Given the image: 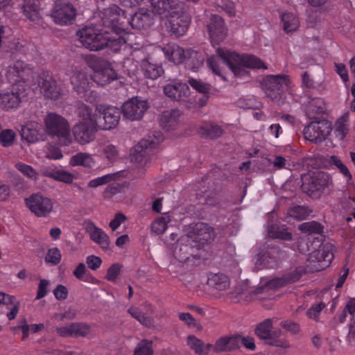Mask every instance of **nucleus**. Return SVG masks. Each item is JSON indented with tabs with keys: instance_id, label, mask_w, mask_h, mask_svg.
Returning a JSON list of instances; mask_svg holds the SVG:
<instances>
[{
	"instance_id": "f257e3e1",
	"label": "nucleus",
	"mask_w": 355,
	"mask_h": 355,
	"mask_svg": "<svg viewBox=\"0 0 355 355\" xmlns=\"http://www.w3.org/2000/svg\"><path fill=\"white\" fill-rule=\"evenodd\" d=\"M209 34L216 53L222 60L220 62L214 56L207 59V64L214 73L225 80L223 73V64H225L234 76L239 79H245L249 76V69L264 68L262 61L254 55L249 54L239 55L226 49L216 47L215 44L222 40L227 33L224 21L220 16L212 15L207 25Z\"/></svg>"
},
{
	"instance_id": "f03ea898",
	"label": "nucleus",
	"mask_w": 355,
	"mask_h": 355,
	"mask_svg": "<svg viewBox=\"0 0 355 355\" xmlns=\"http://www.w3.org/2000/svg\"><path fill=\"white\" fill-rule=\"evenodd\" d=\"M32 74V69L22 61H17L8 67L6 77L10 82H16L0 92V107L9 111L17 109L26 96L25 80ZM0 75V87L2 85Z\"/></svg>"
},
{
	"instance_id": "7ed1b4c3",
	"label": "nucleus",
	"mask_w": 355,
	"mask_h": 355,
	"mask_svg": "<svg viewBox=\"0 0 355 355\" xmlns=\"http://www.w3.org/2000/svg\"><path fill=\"white\" fill-rule=\"evenodd\" d=\"M79 41L86 49L97 51L105 48L116 52L125 44L124 35L119 33H110L96 27H85L77 33Z\"/></svg>"
},
{
	"instance_id": "20e7f679",
	"label": "nucleus",
	"mask_w": 355,
	"mask_h": 355,
	"mask_svg": "<svg viewBox=\"0 0 355 355\" xmlns=\"http://www.w3.org/2000/svg\"><path fill=\"white\" fill-rule=\"evenodd\" d=\"M77 114L83 120L89 119L94 123L98 129L105 130L115 128L121 117L117 107L103 104L96 105L94 112L89 106L81 104L77 109Z\"/></svg>"
},
{
	"instance_id": "39448f33",
	"label": "nucleus",
	"mask_w": 355,
	"mask_h": 355,
	"mask_svg": "<svg viewBox=\"0 0 355 355\" xmlns=\"http://www.w3.org/2000/svg\"><path fill=\"white\" fill-rule=\"evenodd\" d=\"M46 132L55 137L60 145L69 146L73 143L69 121L63 116L53 112L49 113L44 119Z\"/></svg>"
},
{
	"instance_id": "423d86ee",
	"label": "nucleus",
	"mask_w": 355,
	"mask_h": 355,
	"mask_svg": "<svg viewBox=\"0 0 355 355\" xmlns=\"http://www.w3.org/2000/svg\"><path fill=\"white\" fill-rule=\"evenodd\" d=\"M163 139V135L159 132L148 135L132 148L130 153L132 159L146 165L151 159V150Z\"/></svg>"
},
{
	"instance_id": "0eeeda50",
	"label": "nucleus",
	"mask_w": 355,
	"mask_h": 355,
	"mask_svg": "<svg viewBox=\"0 0 355 355\" xmlns=\"http://www.w3.org/2000/svg\"><path fill=\"white\" fill-rule=\"evenodd\" d=\"M302 180L303 191L312 197H317L319 193L328 188L331 183L330 176L321 171L304 175Z\"/></svg>"
},
{
	"instance_id": "6e6552de",
	"label": "nucleus",
	"mask_w": 355,
	"mask_h": 355,
	"mask_svg": "<svg viewBox=\"0 0 355 355\" xmlns=\"http://www.w3.org/2000/svg\"><path fill=\"white\" fill-rule=\"evenodd\" d=\"M272 322L270 319L265 320L256 328V334L266 343L282 349L290 347L289 342L282 338V332L279 329H272Z\"/></svg>"
},
{
	"instance_id": "1a4fd4ad",
	"label": "nucleus",
	"mask_w": 355,
	"mask_h": 355,
	"mask_svg": "<svg viewBox=\"0 0 355 355\" xmlns=\"http://www.w3.org/2000/svg\"><path fill=\"white\" fill-rule=\"evenodd\" d=\"M24 201L28 209L37 217H47L54 211L55 200L40 193L31 195Z\"/></svg>"
},
{
	"instance_id": "9d476101",
	"label": "nucleus",
	"mask_w": 355,
	"mask_h": 355,
	"mask_svg": "<svg viewBox=\"0 0 355 355\" xmlns=\"http://www.w3.org/2000/svg\"><path fill=\"white\" fill-rule=\"evenodd\" d=\"M289 85L290 80L286 75L268 76L262 81L266 95L275 101L280 98L281 94L289 87Z\"/></svg>"
},
{
	"instance_id": "9b49d317",
	"label": "nucleus",
	"mask_w": 355,
	"mask_h": 355,
	"mask_svg": "<svg viewBox=\"0 0 355 355\" xmlns=\"http://www.w3.org/2000/svg\"><path fill=\"white\" fill-rule=\"evenodd\" d=\"M80 121L74 125L72 129L73 139L77 143L85 145L94 140L98 130L97 126L89 119Z\"/></svg>"
},
{
	"instance_id": "f8f14e48",
	"label": "nucleus",
	"mask_w": 355,
	"mask_h": 355,
	"mask_svg": "<svg viewBox=\"0 0 355 355\" xmlns=\"http://www.w3.org/2000/svg\"><path fill=\"white\" fill-rule=\"evenodd\" d=\"M148 107L147 101L139 97H133L123 103L122 112L127 119L138 121L143 117Z\"/></svg>"
},
{
	"instance_id": "ddd939ff",
	"label": "nucleus",
	"mask_w": 355,
	"mask_h": 355,
	"mask_svg": "<svg viewBox=\"0 0 355 355\" xmlns=\"http://www.w3.org/2000/svg\"><path fill=\"white\" fill-rule=\"evenodd\" d=\"M331 130V123L327 120L313 121L304 130L306 139L313 142L323 141Z\"/></svg>"
},
{
	"instance_id": "4468645a",
	"label": "nucleus",
	"mask_w": 355,
	"mask_h": 355,
	"mask_svg": "<svg viewBox=\"0 0 355 355\" xmlns=\"http://www.w3.org/2000/svg\"><path fill=\"white\" fill-rule=\"evenodd\" d=\"M124 12L116 5H112L106 8L102 13V21L105 26L111 27L112 33H119L121 35H124L125 42L130 40V37L132 35L127 33H122L120 31L117 23L123 17Z\"/></svg>"
},
{
	"instance_id": "2eb2a0df",
	"label": "nucleus",
	"mask_w": 355,
	"mask_h": 355,
	"mask_svg": "<svg viewBox=\"0 0 355 355\" xmlns=\"http://www.w3.org/2000/svg\"><path fill=\"white\" fill-rule=\"evenodd\" d=\"M76 14L73 6L65 1H56L52 10L54 21L60 25H67L75 18Z\"/></svg>"
},
{
	"instance_id": "dca6fc26",
	"label": "nucleus",
	"mask_w": 355,
	"mask_h": 355,
	"mask_svg": "<svg viewBox=\"0 0 355 355\" xmlns=\"http://www.w3.org/2000/svg\"><path fill=\"white\" fill-rule=\"evenodd\" d=\"M195 244L192 243L191 236L184 235L181 236L172 247L173 256L180 262H186L193 255Z\"/></svg>"
},
{
	"instance_id": "f3484780",
	"label": "nucleus",
	"mask_w": 355,
	"mask_h": 355,
	"mask_svg": "<svg viewBox=\"0 0 355 355\" xmlns=\"http://www.w3.org/2000/svg\"><path fill=\"white\" fill-rule=\"evenodd\" d=\"M94 80L98 85H104L118 78L117 73L110 62L105 60L98 61L94 67Z\"/></svg>"
},
{
	"instance_id": "a211bd4d",
	"label": "nucleus",
	"mask_w": 355,
	"mask_h": 355,
	"mask_svg": "<svg viewBox=\"0 0 355 355\" xmlns=\"http://www.w3.org/2000/svg\"><path fill=\"white\" fill-rule=\"evenodd\" d=\"M83 226L89 234L90 239L103 250H107L110 247V238L108 235L101 228L95 225V224L89 220H85Z\"/></svg>"
},
{
	"instance_id": "6ab92c4d",
	"label": "nucleus",
	"mask_w": 355,
	"mask_h": 355,
	"mask_svg": "<svg viewBox=\"0 0 355 355\" xmlns=\"http://www.w3.org/2000/svg\"><path fill=\"white\" fill-rule=\"evenodd\" d=\"M333 259L331 247H323L322 249L313 252L308 259L311 268L314 270H321L327 267Z\"/></svg>"
},
{
	"instance_id": "aec40b11",
	"label": "nucleus",
	"mask_w": 355,
	"mask_h": 355,
	"mask_svg": "<svg viewBox=\"0 0 355 355\" xmlns=\"http://www.w3.org/2000/svg\"><path fill=\"white\" fill-rule=\"evenodd\" d=\"M193 233L191 236L192 243L198 248L200 244L209 242L215 237V232L212 227L202 223L195 225L193 228Z\"/></svg>"
},
{
	"instance_id": "412c9836",
	"label": "nucleus",
	"mask_w": 355,
	"mask_h": 355,
	"mask_svg": "<svg viewBox=\"0 0 355 355\" xmlns=\"http://www.w3.org/2000/svg\"><path fill=\"white\" fill-rule=\"evenodd\" d=\"M163 90L166 96L177 101L184 100L190 93L189 87L186 83L175 80L167 83Z\"/></svg>"
},
{
	"instance_id": "4be33fe9",
	"label": "nucleus",
	"mask_w": 355,
	"mask_h": 355,
	"mask_svg": "<svg viewBox=\"0 0 355 355\" xmlns=\"http://www.w3.org/2000/svg\"><path fill=\"white\" fill-rule=\"evenodd\" d=\"M154 16V11L142 8L131 17L130 24L133 28L144 29L153 24Z\"/></svg>"
},
{
	"instance_id": "5701e85b",
	"label": "nucleus",
	"mask_w": 355,
	"mask_h": 355,
	"mask_svg": "<svg viewBox=\"0 0 355 355\" xmlns=\"http://www.w3.org/2000/svg\"><path fill=\"white\" fill-rule=\"evenodd\" d=\"M239 335L232 334L217 338L211 349L216 353L228 352L238 349Z\"/></svg>"
},
{
	"instance_id": "b1692460",
	"label": "nucleus",
	"mask_w": 355,
	"mask_h": 355,
	"mask_svg": "<svg viewBox=\"0 0 355 355\" xmlns=\"http://www.w3.org/2000/svg\"><path fill=\"white\" fill-rule=\"evenodd\" d=\"M20 135L21 139L28 143L33 144L42 140L41 126L35 121H31L21 127Z\"/></svg>"
},
{
	"instance_id": "393cba45",
	"label": "nucleus",
	"mask_w": 355,
	"mask_h": 355,
	"mask_svg": "<svg viewBox=\"0 0 355 355\" xmlns=\"http://www.w3.org/2000/svg\"><path fill=\"white\" fill-rule=\"evenodd\" d=\"M38 87L40 92L48 98L56 100L61 96L60 89L58 87L55 80L51 77L46 78H40Z\"/></svg>"
},
{
	"instance_id": "a878e982",
	"label": "nucleus",
	"mask_w": 355,
	"mask_h": 355,
	"mask_svg": "<svg viewBox=\"0 0 355 355\" xmlns=\"http://www.w3.org/2000/svg\"><path fill=\"white\" fill-rule=\"evenodd\" d=\"M71 83L74 90L83 97H85L90 90L89 76L84 71H75L71 77Z\"/></svg>"
},
{
	"instance_id": "bb28decb",
	"label": "nucleus",
	"mask_w": 355,
	"mask_h": 355,
	"mask_svg": "<svg viewBox=\"0 0 355 355\" xmlns=\"http://www.w3.org/2000/svg\"><path fill=\"white\" fill-rule=\"evenodd\" d=\"M280 23L286 33L296 31L300 26L299 17L295 12L291 11H282L281 12Z\"/></svg>"
},
{
	"instance_id": "cd10ccee",
	"label": "nucleus",
	"mask_w": 355,
	"mask_h": 355,
	"mask_svg": "<svg viewBox=\"0 0 355 355\" xmlns=\"http://www.w3.org/2000/svg\"><path fill=\"white\" fill-rule=\"evenodd\" d=\"M162 51L166 58L175 64H180L185 59L184 49L175 44H167Z\"/></svg>"
},
{
	"instance_id": "c85d7f7f",
	"label": "nucleus",
	"mask_w": 355,
	"mask_h": 355,
	"mask_svg": "<svg viewBox=\"0 0 355 355\" xmlns=\"http://www.w3.org/2000/svg\"><path fill=\"white\" fill-rule=\"evenodd\" d=\"M187 342L188 346L198 355H208L212 347V345L205 343L193 335L189 336Z\"/></svg>"
},
{
	"instance_id": "c756f323",
	"label": "nucleus",
	"mask_w": 355,
	"mask_h": 355,
	"mask_svg": "<svg viewBox=\"0 0 355 355\" xmlns=\"http://www.w3.org/2000/svg\"><path fill=\"white\" fill-rule=\"evenodd\" d=\"M141 67L146 78L155 80L163 73L162 67L150 59L143 60Z\"/></svg>"
},
{
	"instance_id": "7c9ffc66",
	"label": "nucleus",
	"mask_w": 355,
	"mask_h": 355,
	"mask_svg": "<svg viewBox=\"0 0 355 355\" xmlns=\"http://www.w3.org/2000/svg\"><path fill=\"white\" fill-rule=\"evenodd\" d=\"M207 284L218 291H225L230 286L229 279L222 274H210L207 278Z\"/></svg>"
},
{
	"instance_id": "2f4dec72",
	"label": "nucleus",
	"mask_w": 355,
	"mask_h": 355,
	"mask_svg": "<svg viewBox=\"0 0 355 355\" xmlns=\"http://www.w3.org/2000/svg\"><path fill=\"white\" fill-rule=\"evenodd\" d=\"M69 164L72 166H81L85 168H92L95 164V160L91 154L78 153L70 158Z\"/></svg>"
},
{
	"instance_id": "473e14b6",
	"label": "nucleus",
	"mask_w": 355,
	"mask_h": 355,
	"mask_svg": "<svg viewBox=\"0 0 355 355\" xmlns=\"http://www.w3.org/2000/svg\"><path fill=\"white\" fill-rule=\"evenodd\" d=\"M180 116V112L178 110L164 112L160 116V123L163 128L170 129L175 126Z\"/></svg>"
},
{
	"instance_id": "72a5a7b5",
	"label": "nucleus",
	"mask_w": 355,
	"mask_h": 355,
	"mask_svg": "<svg viewBox=\"0 0 355 355\" xmlns=\"http://www.w3.org/2000/svg\"><path fill=\"white\" fill-rule=\"evenodd\" d=\"M21 9L24 15L29 20L37 21L40 19L38 5L35 0H26Z\"/></svg>"
},
{
	"instance_id": "f704fd0d",
	"label": "nucleus",
	"mask_w": 355,
	"mask_h": 355,
	"mask_svg": "<svg viewBox=\"0 0 355 355\" xmlns=\"http://www.w3.org/2000/svg\"><path fill=\"white\" fill-rule=\"evenodd\" d=\"M89 331L85 324L73 323L65 327L60 328L58 331L62 335L85 336Z\"/></svg>"
},
{
	"instance_id": "c9c22d12",
	"label": "nucleus",
	"mask_w": 355,
	"mask_h": 355,
	"mask_svg": "<svg viewBox=\"0 0 355 355\" xmlns=\"http://www.w3.org/2000/svg\"><path fill=\"white\" fill-rule=\"evenodd\" d=\"M300 275L297 272L290 274L285 277H277L270 280L268 282L267 287L268 288H278L287 284H291L297 282L300 279Z\"/></svg>"
},
{
	"instance_id": "e433bc0d",
	"label": "nucleus",
	"mask_w": 355,
	"mask_h": 355,
	"mask_svg": "<svg viewBox=\"0 0 355 355\" xmlns=\"http://www.w3.org/2000/svg\"><path fill=\"white\" fill-rule=\"evenodd\" d=\"M171 221V216L168 212L157 218L151 225L152 231L157 234H162L168 228V224Z\"/></svg>"
},
{
	"instance_id": "4c0bfd02",
	"label": "nucleus",
	"mask_w": 355,
	"mask_h": 355,
	"mask_svg": "<svg viewBox=\"0 0 355 355\" xmlns=\"http://www.w3.org/2000/svg\"><path fill=\"white\" fill-rule=\"evenodd\" d=\"M73 275L79 280L96 284L98 281L87 272L84 263H79L73 272Z\"/></svg>"
},
{
	"instance_id": "58836bf2",
	"label": "nucleus",
	"mask_w": 355,
	"mask_h": 355,
	"mask_svg": "<svg viewBox=\"0 0 355 355\" xmlns=\"http://www.w3.org/2000/svg\"><path fill=\"white\" fill-rule=\"evenodd\" d=\"M15 167L27 178L35 182L39 180V173L31 166L18 162L15 163Z\"/></svg>"
},
{
	"instance_id": "ea45409f",
	"label": "nucleus",
	"mask_w": 355,
	"mask_h": 355,
	"mask_svg": "<svg viewBox=\"0 0 355 355\" xmlns=\"http://www.w3.org/2000/svg\"><path fill=\"white\" fill-rule=\"evenodd\" d=\"M334 131L340 139L345 137L348 132V113L344 114L336 121Z\"/></svg>"
},
{
	"instance_id": "a19ab883",
	"label": "nucleus",
	"mask_w": 355,
	"mask_h": 355,
	"mask_svg": "<svg viewBox=\"0 0 355 355\" xmlns=\"http://www.w3.org/2000/svg\"><path fill=\"white\" fill-rule=\"evenodd\" d=\"M200 134L207 137H218L223 134V129L218 125L206 123L200 127Z\"/></svg>"
},
{
	"instance_id": "79ce46f5",
	"label": "nucleus",
	"mask_w": 355,
	"mask_h": 355,
	"mask_svg": "<svg viewBox=\"0 0 355 355\" xmlns=\"http://www.w3.org/2000/svg\"><path fill=\"white\" fill-rule=\"evenodd\" d=\"M325 106L323 101L320 98L311 100L307 107V114L309 117H314L315 114H320L324 111Z\"/></svg>"
},
{
	"instance_id": "37998d69",
	"label": "nucleus",
	"mask_w": 355,
	"mask_h": 355,
	"mask_svg": "<svg viewBox=\"0 0 355 355\" xmlns=\"http://www.w3.org/2000/svg\"><path fill=\"white\" fill-rule=\"evenodd\" d=\"M128 313L132 317L137 320L140 323L144 325H150L151 321L150 318L146 314L141 312V309L137 306H131L128 309Z\"/></svg>"
},
{
	"instance_id": "c03bdc74",
	"label": "nucleus",
	"mask_w": 355,
	"mask_h": 355,
	"mask_svg": "<svg viewBox=\"0 0 355 355\" xmlns=\"http://www.w3.org/2000/svg\"><path fill=\"white\" fill-rule=\"evenodd\" d=\"M299 229L302 232L311 234H320L322 232V227L315 221L304 223L299 226Z\"/></svg>"
},
{
	"instance_id": "a18cd8bd",
	"label": "nucleus",
	"mask_w": 355,
	"mask_h": 355,
	"mask_svg": "<svg viewBox=\"0 0 355 355\" xmlns=\"http://www.w3.org/2000/svg\"><path fill=\"white\" fill-rule=\"evenodd\" d=\"M61 258L60 250L58 248H52L48 250L45 256V261L52 265H57L60 262Z\"/></svg>"
},
{
	"instance_id": "49530a36",
	"label": "nucleus",
	"mask_w": 355,
	"mask_h": 355,
	"mask_svg": "<svg viewBox=\"0 0 355 355\" xmlns=\"http://www.w3.org/2000/svg\"><path fill=\"white\" fill-rule=\"evenodd\" d=\"M15 133L12 130L6 129L0 133V143L4 147L10 146L15 140Z\"/></svg>"
},
{
	"instance_id": "de8ad7c7",
	"label": "nucleus",
	"mask_w": 355,
	"mask_h": 355,
	"mask_svg": "<svg viewBox=\"0 0 355 355\" xmlns=\"http://www.w3.org/2000/svg\"><path fill=\"white\" fill-rule=\"evenodd\" d=\"M53 180L66 184H71L74 180V176L71 173L59 168Z\"/></svg>"
},
{
	"instance_id": "09e8293b",
	"label": "nucleus",
	"mask_w": 355,
	"mask_h": 355,
	"mask_svg": "<svg viewBox=\"0 0 355 355\" xmlns=\"http://www.w3.org/2000/svg\"><path fill=\"white\" fill-rule=\"evenodd\" d=\"M189 83L194 89H196L200 93L207 94L209 92V85L200 80L195 78H189Z\"/></svg>"
},
{
	"instance_id": "8fccbe9b",
	"label": "nucleus",
	"mask_w": 355,
	"mask_h": 355,
	"mask_svg": "<svg viewBox=\"0 0 355 355\" xmlns=\"http://www.w3.org/2000/svg\"><path fill=\"white\" fill-rule=\"evenodd\" d=\"M135 354L137 355H153L152 343L146 340L141 342L135 349Z\"/></svg>"
},
{
	"instance_id": "3c124183",
	"label": "nucleus",
	"mask_w": 355,
	"mask_h": 355,
	"mask_svg": "<svg viewBox=\"0 0 355 355\" xmlns=\"http://www.w3.org/2000/svg\"><path fill=\"white\" fill-rule=\"evenodd\" d=\"M113 180V175L111 174H107L105 175H103L101 177H98L94 179L91 180L89 183L88 186L90 187H98L99 186L104 185L110 182H111Z\"/></svg>"
},
{
	"instance_id": "603ef678",
	"label": "nucleus",
	"mask_w": 355,
	"mask_h": 355,
	"mask_svg": "<svg viewBox=\"0 0 355 355\" xmlns=\"http://www.w3.org/2000/svg\"><path fill=\"white\" fill-rule=\"evenodd\" d=\"M289 215L297 220H303L307 216L308 212L305 207L297 206L290 210Z\"/></svg>"
},
{
	"instance_id": "864d4df0",
	"label": "nucleus",
	"mask_w": 355,
	"mask_h": 355,
	"mask_svg": "<svg viewBox=\"0 0 355 355\" xmlns=\"http://www.w3.org/2000/svg\"><path fill=\"white\" fill-rule=\"evenodd\" d=\"M242 344L246 349L254 351L256 349V345L254 343V339L250 336L242 337L239 335L238 348Z\"/></svg>"
},
{
	"instance_id": "5fc2aeb1",
	"label": "nucleus",
	"mask_w": 355,
	"mask_h": 355,
	"mask_svg": "<svg viewBox=\"0 0 355 355\" xmlns=\"http://www.w3.org/2000/svg\"><path fill=\"white\" fill-rule=\"evenodd\" d=\"M86 263L88 267L92 270H96L102 264V259L95 255H89L86 258Z\"/></svg>"
},
{
	"instance_id": "6e6d98bb",
	"label": "nucleus",
	"mask_w": 355,
	"mask_h": 355,
	"mask_svg": "<svg viewBox=\"0 0 355 355\" xmlns=\"http://www.w3.org/2000/svg\"><path fill=\"white\" fill-rule=\"evenodd\" d=\"M121 266L118 263L112 265L107 270L106 278L110 281H115L120 273Z\"/></svg>"
},
{
	"instance_id": "4d7b16f0",
	"label": "nucleus",
	"mask_w": 355,
	"mask_h": 355,
	"mask_svg": "<svg viewBox=\"0 0 355 355\" xmlns=\"http://www.w3.org/2000/svg\"><path fill=\"white\" fill-rule=\"evenodd\" d=\"M325 304L320 302L316 305L312 306L307 311V315L311 319H316L319 313L324 308Z\"/></svg>"
},
{
	"instance_id": "13d9d810",
	"label": "nucleus",
	"mask_w": 355,
	"mask_h": 355,
	"mask_svg": "<svg viewBox=\"0 0 355 355\" xmlns=\"http://www.w3.org/2000/svg\"><path fill=\"white\" fill-rule=\"evenodd\" d=\"M125 220V216L121 213H117L109 225L112 231H115Z\"/></svg>"
},
{
	"instance_id": "bf43d9fd",
	"label": "nucleus",
	"mask_w": 355,
	"mask_h": 355,
	"mask_svg": "<svg viewBox=\"0 0 355 355\" xmlns=\"http://www.w3.org/2000/svg\"><path fill=\"white\" fill-rule=\"evenodd\" d=\"M49 282L46 279H41L38 286V291L36 299L39 300L44 297L48 293V286Z\"/></svg>"
},
{
	"instance_id": "052dcab7",
	"label": "nucleus",
	"mask_w": 355,
	"mask_h": 355,
	"mask_svg": "<svg viewBox=\"0 0 355 355\" xmlns=\"http://www.w3.org/2000/svg\"><path fill=\"white\" fill-rule=\"evenodd\" d=\"M280 326L283 329H285L288 331H290L293 334L298 332L300 329V327L297 323L289 320L282 322L280 323Z\"/></svg>"
},
{
	"instance_id": "680f3d73",
	"label": "nucleus",
	"mask_w": 355,
	"mask_h": 355,
	"mask_svg": "<svg viewBox=\"0 0 355 355\" xmlns=\"http://www.w3.org/2000/svg\"><path fill=\"white\" fill-rule=\"evenodd\" d=\"M268 234L272 238L282 239L285 240L291 239V234L286 230H280L275 232L274 230H270Z\"/></svg>"
},
{
	"instance_id": "e2e57ef3",
	"label": "nucleus",
	"mask_w": 355,
	"mask_h": 355,
	"mask_svg": "<svg viewBox=\"0 0 355 355\" xmlns=\"http://www.w3.org/2000/svg\"><path fill=\"white\" fill-rule=\"evenodd\" d=\"M103 153L106 157L110 160L114 159L118 155V151L115 146L107 145L103 148Z\"/></svg>"
},
{
	"instance_id": "0e129e2a",
	"label": "nucleus",
	"mask_w": 355,
	"mask_h": 355,
	"mask_svg": "<svg viewBox=\"0 0 355 355\" xmlns=\"http://www.w3.org/2000/svg\"><path fill=\"white\" fill-rule=\"evenodd\" d=\"M58 169L55 166H44L42 168L41 172L43 175L54 179Z\"/></svg>"
},
{
	"instance_id": "69168bd1",
	"label": "nucleus",
	"mask_w": 355,
	"mask_h": 355,
	"mask_svg": "<svg viewBox=\"0 0 355 355\" xmlns=\"http://www.w3.org/2000/svg\"><path fill=\"white\" fill-rule=\"evenodd\" d=\"M46 156L49 159H60L62 158L63 155L58 148H52L51 147H49L46 153Z\"/></svg>"
},
{
	"instance_id": "338daca9",
	"label": "nucleus",
	"mask_w": 355,
	"mask_h": 355,
	"mask_svg": "<svg viewBox=\"0 0 355 355\" xmlns=\"http://www.w3.org/2000/svg\"><path fill=\"white\" fill-rule=\"evenodd\" d=\"M67 295L68 291L63 285L58 286L54 290V295L58 300H64L67 298Z\"/></svg>"
},
{
	"instance_id": "774afa93",
	"label": "nucleus",
	"mask_w": 355,
	"mask_h": 355,
	"mask_svg": "<svg viewBox=\"0 0 355 355\" xmlns=\"http://www.w3.org/2000/svg\"><path fill=\"white\" fill-rule=\"evenodd\" d=\"M179 318L184 322L186 324L190 326H196V320L193 318V316L188 313H182L179 314Z\"/></svg>"
}]
</instances>
